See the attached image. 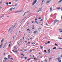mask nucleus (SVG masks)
I'll return each mask as SVG.
<instances>
[{
	"instance_id": "obj_31",
	"label": "nucleus",
	"mask_w": 62,
	"mask_h": 62,
	"mask_svg": "<svg viewBox=\"0 0 62 62\" xmlns=\"http://www.w3.org/2000/svg\"><path fill=\"white\" fill-rule=\"evenodd\" d=\"M59 61H58L59 62H61V60H59Z\"/></svg>"
},
{
	"instance_id": "obj_62",
	"label": "nucleus",
	"mask_w": 62,
	"mask_h": 62,
	"mask_svg": "<svg viewBox=\"0 0 62 62\" xmlns=\"http://www.w3.org/2000/svg\"><path fill=\"white\" fill-rule=\"evenodd\" d=\"M10 43H11V42L10 41L9 42V44Z\"/></svg>"
},
{
	"instance_id": "obj_41",
	"label": "nucleus",
	"mask_w": 62,
	"mask_h": 62,
	"mask_svg": "<svg viewBox=\"0 0 62 62\" xmlns=\"http://www.w3.org/2000/svg\"><path fill=\"white\" fill-rule=\"evenodd\" d=\"M24 20V19H23L21 21V22H23V21Z\"/></svg>"
},
{
	"instance_id": "obj_24",
	"label": "nucleus",
	"mask_w": 62,
	"mask_h": 62,
	"mask_svg": "<svg viewBox=\"0 0 62 62\" xmlns=\"http://www.w3.org/2000/svg\"><path fill=\"white\" fill-rule=\"evenodd\" d=\"M53 50H54L55 49H56V47H54L53 48Z\"/></svg>"
},
{
	"instance_id": "obj_38",
	"label": "nucleus",
	"mask_w": 62,
	"mask_h": 62,
	"mask_svg": "<svg viewBox=\"0 0 62 62\" xmlns=\"http://www.w3.org/2000/svg\"><path fill=\"white\" fill-rule=\"evenodd\" d=\"M2 1H1L0 2V4H2Z\"/></svg>"
},
{
	"instance_id": "obj_36",
	"label": "nucleus",
	"mask_w": 62,
	"mask_h": 62,
	"mask_svg": "<svg viewBox=\"0 0 62 62\" xmlns=\"http://www.w3.org/2000/svg\"><path fill=\"white\" fill-rule=\"evenodd\" d=\"M55 45H56V46H58V45H57V44H56V43H55Z\"/></svg>"
},
{
	"instance_id": "obj_40",
	"label": "nucleus",
	"mask_w": 62,
	"mask_h": 62,
	"mask_svg": "<svg viewBox=\"0 0 62 62\" xmlns=\"http://www.w3.org/2000/svg\"><path fill=\"white\" fill-rule=\"evenodd\" d=\"M51 58H49V61H50L51 60Z\"/></svg>"
},
{
	"instance_id": "obj_50",
	"label": "nucleus",
	"mask_w": 62,
	"mask_h": 62,
	"mask_svg": "<svg viewBox=\"0 0 62 62\" xmlns=\"http://www.w3.org/2000/svg\"><path fill=\"white\" fill-rule=\"evenodd\" d=\"M18 0H15V2H17V1H18Z\"/></svg>"
},
{
	"instance_id": "obj_42",
	"label": "nucleus",
	"mask_w": 62,
	"mask_h": 62,
	"mask_svg": "<svg viewBox=\"0 0 62 62\" xmlns=\"http://www.w3.org/2000/svg\"><path fill=\"white\" fill-rule=\"evenodd\" d=\"M6 5H8V3H6Z\"/></svg>"
},
{
	"instance_id": "obj_57",
	"label": "nucleus",
	"mask_w": 62,
	"mask_h": 62,
	"mask_svg": "<svg viewBox=\"0 0 62 62\" xmlns=\"http://www.w3.org/2000/svg\"><path fill=\"white\" fill-rule=\"evenodd\" d=\"M30 42H29L27 44H30Z\"/></svg>"
},
{
	"instance_id": "obj_51",
	"label": "nucleus",
	"mask_w": 62,
	"mask_h": 62,
	"mask_svg": "<svg viewBox=\"0 0 62 62\" xmlns=\"http://www.w3.org/2000/svg\"><path fill=\"white\" fill-rule=\"evenodd\" d=\"M41 19V17H40L39 18H38L39 20H40Z\"/></svg>"
},
{
	"instance_id": "obj_33",
	"label": "nucleus",
	"mask_w": 62,
	"mask_h": 62,
	"mask_svg": "<svg viewBox=\"0 0 62 62\" xmlns=\"http://www.w3.org/2000/svg\"><path fill=\"white\" fill-rule=\"evenodd\" d=\"M59 30H60V31H62V29H60Z\"/></svg>"
},
{
	"instance_id": "obj_32",
	"label": "nucleus",
	"mask_w": 62,
	"mask_h": 62,
	"mask_svg": "<svg viewBox=\"0 0 62 62\" xmlns=\"http://www.w3.org/2000/svg\"><path fill=\"white\" fill-rule=\"evenodd\" d=\"M10 58V59H11V60H13V59L12 58Z\"/></svg>"
},
{
	"instance_id": "obj_2",
	"label": "nucleus",
	"mask_w": 62,
	"mask_h": 62,
	"mask_svg": "<svg viewBox=\"0 0 62 62\" xmlns=\"http://www.w3.org/2000/svg\"><path fill=\"white\" fill-rule=\"evenodd\" d=\"M59 21V20L56 19L55 20H54V23H56L57 22H58Z\"/></svg>"
},
{
	"instance_id": "obj_61",
	"label": "nucleus",
	"mask_w": 62,
	"mask_h": 62,
	"mask_svg": "<svg viewBox=\"0 0 62 62\" xmlns=\"http://www.w3.org/2000/svg\"><path fill=\"white\" fill-rule=\"evenodd\" d=\"M46 25H47V26H48V24H47V23H46Z\"/></svg>"
},
{
	"instance_id": "obj_18",
	"label": "nucleus",
	"mask_w": 62,
	"mask_h": 62,
	"mask_svg": "<svg viewBox=\"0 0 62 62\" xmlns=\"http://www.w3.org/2000/svg\"><path fill=\"white\" fill-rule=\"evenodd\" d=\"M13 8H11L10 9V11H12V9Z\"/></svg>"
},
{
	"instance_id": "obj_22",
	"label": "nucleus",
	"mask_w": 62,
	"mask_h": 62,
	"mask_svg": "<svg viewBox=\"0 0 62 62\" xmlns=\"http://www.w3.org/2000/svg\"><path fill=\"white\" fill-rule=\"evenodd\" d=\"M13 25H12L11 26V27H10V28H12V27H13Z\"/></svg>"
},
{
	"instance_id": "obj_63",
	"label": "nucleus",
	"mask_w": 62,
	"mask_h": 62,
	"mask_svg": "<svg viewBox=\"0 0 62 62\" xmlns=\"http://www.w3.org/2000/svg\"><path fill=\"white\" fill-rule=\"evenodd\" d=\"M29 29H27V31H29Z\"/></svg>"
},
{
	"instance_id": "obj_20",
	"label": "nucleus",
	"mask_w": 62,
	"mask_h": 62,
	"mask_svg": "<svg viewBox=\"0 0 62 62\" xmlns=\"http://www.w3.org/2000/svg\"><path fill=\"white\" fill-rule=\"evenodd\" d=\"M35 22L36 23H37V24H39V23L37 22V21H35Z\"/></svg>"
},
{
	"instance_id": "obj_56",
	"label": "nucleus",
	"mask_w": 62,
	"mask_h": 62,
	"mask_svg": "<svg viewBox=\"0 0 62 62\" xmlns=\"http://www.w3.org/2000/svg\"><path fill=\"white\" fill-rule=\"evenodd\" d=\"M42 57H43V56H40V58H42Z\"/></svg>"
},
{
	"instance_id": "obj_15",
	"label": "nucleus",
	"mask_w": 62,
	"mask_h": 62,
	"mask_svg": "<svg viewBox=\"0 0 62 62\" xmlns=\"http://www.w3.org/2000/svg\"><path fill=\"white\" fill-rule=\"evenodd\" d=\"M40 49H43V46H40Z\"/></svg>"
},
{
	"instance_id": "obj_23",
	"label": "nucleus",
	"mask_w": 62,
	"mask_h": 62,
	"mask_svg": "<svg viewBox=\"0 0 62 62\" xmlns=\"http://www.w3.org/2000/svg\"><path fill=\"white\" fill-rule=\"evenodd\" d=\"M18 5L17 4H16L15 5V7H17Z\"/></svg>"
},
{
	"instance_id": "obj_55",
	"label": "nucleus",
	"mask_w": 62,
	"mask_h": 62,
	"mask_svg": "<svg viewBox=\"0 0 62 62\" xmlns=\"http://www.w3.org/2000/svg\"><path fill=\"white\" fill-rule=\"evenodd\" d=\"M47 43H50V41H48L47 42Z\"/></svg>"
},
{
	"instance_id": "obj_13",
	"label": "nucleus",
	"mask_w": 62,
	"mask_h": 62,
	"mask_svg": "<svg viewBox=\"0 0 62 62\" xmlns=\"http://www.w3.org/2000/svg\"><path fill=\"white\" fill-rule=\"evenodd\" d=\"M13 29H14V28H13L12 29V30H11V31H10V33H11V32H12L13 30Z\"/></svg>"
},
{
	"instance_id": "obj_4",
	"label": "nucleus",
	"mask_w": 62,
	"mask_h": 62,
	"mask_svg": "<svg viewBox=\"0 0 62 62\" xmlns=\"http://www.w3.org/2000/svg\"><path fill=\"white\" fill-rule=\"evenodd\" d=\"M51 0L47 1V2H46V4H48V3H50V2H51Z\"/></svg>"
},
{
	"instance_id": "obj_29",
	"label": "nucleus",
	"mask_w": 62,
	"mask_h": 62,
	"mask_svg": "<svg viewBox=\"0 0 62 62\" xmlns=\"http://www.w3.org/2000/svg\"><path fill=\"white\" fill-rule=\"evenodd\" d=\"M32 44H33V45H34V44H35V43H32Z\"/></svg>"
},
{
	"instance_id": "obj_59",
	"label": "nucleus",
	"mask_w": 62,
	"mask_h": 62,
	"mask_svg": "<svg viewBox=\"0 0 62 62\" xmlns=\"http://www.w3.org/2000/svg\"><path fill=\"white\" fill-rule=\"evenodd\" d=\"M59 32L60 33H61V32H62V31H60Z\"/></svg>"
},
{
	"instance_id": "obj_6",
	"label": "nucleus",
	"mask_w": 62,
	"mask_h": 62,
	"mask_svg": "<svg viewBox=\"0 0 62 62\" xmlns=\"http://www.w3.org/2000/svg\"><path fill=\"white\" fill-rule=\"evenodd\" d=\"M37 31H35L33 32V33L34 34H36V33H37Z\"/></svg>"
},
{
	"instance_id": "obj_37",
	"label": "nucleus",
	"mask_w": 62,
	"mask_h": 62,
	"mask_svg": "<svg viewBox=\"0 0 62 62\" xmlns=\"http://www.w3.org/2000/svg\"><path fill=\"white\" fill-rule=\"evenodd\" d=\"M59 39H62V38H59Z\"/></svg>"
},
{
	"instance_id": "obj_46",
	"label": "nucleus",
	"mask_w": 62,
	"mask_h": 62,
	"mask_svg": "<svg viewBox=\"0 0 62 62\" xmlns=\"http://www.w3.org/2000/svg\"><path fill=\"white\" fill-rule=\"evenodd\" d=\"M16 53H18V52H17V51H15V52Z\"/></svg>"
},
{
	"instance_id": "obj_44",
	"label": "nucleus",
	"mask_w": 62,
	"mask_h": 62,
	"mask_svg": "<svg viewBox=\"0 0 62 62\" xmlns=\"http://www.w3.org/2000/svg\"><path fill=\"white\" fill-rule=\"evenodd\" d=\"M44 51L45 53H46V50H44Z\"/></svg>"
},
{
	"instance_id": "obj_60",
	"label": "nucleus",
	"mask_w": 62,
	"mask_h": 62,
	"mask_svg": "<svg viewBox=\"0 0 62 62\" xmlns=\"http://www.w3.org/2000/svg\"><path fill=\"white\" fill-rule=\"evenodd\" d=\"M23 39H24V37H23Z\"/></svg>"
},
{
	"instance_id": "obj_48",
	"label": "nucleus",
	"mask_w": 62,
	"mask_h": 62,
	"mask_svg": "<svg viewBox=\"0 0 62 62\" xmlns=\"http://www.w3.org/2000/svg\"><path fill=\"white\" fill-rule=\"evenodd\" d=\"M43 20L42 19H41V20H40V21H41V22Z\"/></svg>"
},
{
	"instance_id": "obj_17",
	"label": "nucleus",
	"mask_w": 62,
	"mask_h": 62,
	"mask_svg": "<svg viewBox=\"0 0 62 62\" xmlns=\"http://www.w3.org/2000/svg\"><path fill=\"white\" fill-rule=\"evenodd\" d=\"M22 11H23V10H20V11H17V12H22Z\"/></svg>"
},
{
	"instance_id": "obj_9",
	"label": "nucleus",
	"mask_w": 62,
	"mask_h": 62,
	"mask_svg": "<svg viewBox=\"0 0 62 62\" xmlns=\"http://www.w3.org/2000/svg\"><path fill=\"white\" fill-rule=\"evenodd\" d=\"M53 10V8L52 7H51L50 8V11H52Z\"/></svg>"
},
{
	"instance_id": "obj_16",
	"label": "nucleus",
	"mask_w": 62,
	"mask_h": 62,
	"mask_svg": "<svg viewBox=\"0 0 62 62\" xmlns=\"http://www.w3.org/2000/svg\"><path fill=\"white\" fill-rule=\"evenodd\" d=\"M34 59L35 61H37V58L36 57L35 58H34Z\"/></svg>"
},
{
	"instance_id": "obj_8",
	"label": "nucleus",
	"mask_w": 62,
	"mask_h": 62,
	"mask_svg": "<svg viewBox=\"0 0 62 62\" xmlns=\"http://www.w3.org/2000/svg\"><path fill=\"white\" fill-rule=\"evenodd\" d=\"M57 59H58V60H60L61 59V58H60V57H58V58H57Z\"/></svg>"
},
{
	"instance_id": "obj_1",
	"label": "nucleus",
	"mask_w": 62,
	"mask_h": 62,
	"mask_svg": "<svg viewBox=\"0 0 62 62\" xmlns=\"http://www.w3.org/2000/svg\"><path fill=\"white\" fill-rule=\"evenodd\" d=\"M37 0H35L32 3V6H33L36 3V2H37Z\"/></svg>"
},
{
	"instance_id": "obj_49",
	"label": "nucleus",
	"mask_w": 62,
	"mask_h": 62,
	"mask_svg": "<svg viewBox=\"0 0 62 62\" xmlns=\"http://www.w3.org/2000/svg\"><path fill=\"white\" fill-rule=\"evenodd\" d=\"M45 0H43L42 1V3H43V2Z\"/></svg>"
},
{
	"instance_id": "obj_19",
	"label": "nucleus",
	"mask_w": 62,
	"mask_h": 62,
	"mask_svg": "<svg viewBox=\"0 0 62 62\" xmlns=\"http://www.w3.org/2000/svg\"><path fill=\"white\" fill-rule=\"evenodd\" d=\"M61 9V8H57V9Z\"/></svg>"
},
{
	"instance_id": "obj_35",
	"label": "nucleus",
	"mask_w": 62,
	"mask_h": 62,
	"mask_svg": "<svg viewBox=\"0 0 62 62\" xmlns=\"http://www.w3.org/2000/svg\"><path fill=\"white\" fill-rule=\"evenodd\" d=\"M31 59V58H29V59L28 60V61H29V60H30Z\"/></svg>"
},
{
	"instance_id": "obj_27",
	"label": "nucleus",
	"mask_w": 62,
	"mask_h": 62,
	"mask_svg": "<svg viewBox=\"0 0 62 62\" xmlns=\"http://www.w3.org/2000/svg\"><path fill=\"white\" fill-rule=\"evenodd\" d=\"M16 26V25H14V26H13V28H14V27H15V26Z\"/></svg>"
},
{
	"instance_id": "obj_54",
	"label": "nucleus",
	"mask_w": 62,
	"mask_h": 62,
	"mask_svg": "<svg viewBox=\"0 0 62 62\" xmlns=\"http://www.w3.org/2000/svg\"><path fill=\"white\" fill-rule=\"evenodd\" d=\"M14 48L15 49H16V48H17V47L15 46H14Z\"/></svg>"
},
{
	"instance_id": "obj_45",
	"label": "nucleus",
	"mask_w": 62,
	"mask_h": 62,
	"mask_svg": "<svg viewBox=\"0 0 62 62\" xmlns=\"http://www.w3.org/2000/svg\"><path fill=\"white\" fill-rule=\"evenodd\" d=\"M35 21H37V18H35Z\"/></svg>"
},
{
	"instance_id": "obj_10",
	"label": "nucleus",
	"mask_w": 62,
	"mask_h": 62,
	"mask_svg": "<svg viewBox=\"0 0 62 62\" xmlns=\"http://www.w3.org/2000/svg\"><path fill=\"white\" fill-rule=\"evenodd\" d=\"M48 53H50V52H51V49H48Z\"/></svg>"
},
{
	"instance_id": "obj_43",
	"label": "nucleus",
	"mask_w": 62,
	"mask_h": 62,
	"mask_svg": "<svg viewBox=\"0 0 62 62\" xmlns=\"http://www.w3.org/2000/svg\"><path fill=\"white\" fill-rule=\"evenodd\" d=\"M15 38V37H14H14H13V39H14Z\"/></svg>"
},
{
	"instance_id": "obj_58",
	"label": "nucleus",
	"mask_w": 62,
	"mask_h": 62,
	"mask_svg": "<svg viewBox=\"0 0 62 62\" xmlns=\"http://www.w3.org/2000/svg\"><path fill=\"white\" fill-rule=\"evenodd\" d=\"M27 57H24V58L25 59H27Z\"/></svg>"
},
{
	"instance_id": "obj_25",
	"label": "nucleus",
	"mask_w": 62,
	"mask_h": 62,
	"mask_svg": "<svg viewBox=\"0 0 62 62\" xmlns=\"http://www.w3.org/2000/svg\"><path fill=\"white\" fill-rule=\"evenodd\" d=\"M61 1H62V0H60L59 2L58 3H60Z\"/></svg>"
},
{
	"instance_id": "obj_34",
	"label": "nucleus",
	"mask_w": 62,
	"mask_h": 62,
	"mask_svg": "<svg viewBox=\"0 0 62 62\" xmlns=\"http://www.w3.org/2000/svg\"><path fill=\"white\" fill-rule=\"evenodd\" d=\"M45 61L46 62H47V60L46 59H45Z\"/></svg>"
},
{
	"instance_id": "obj_3",
	"label": "nucleus",
	"mask_w": 62,
	"mask_h": 62,
	"mask_svg": "<svg viewBox=\"0 0 62 62\" xmlns=\"http://www.w3.org/2000/svg\"><path fill=\"white\" fill-rule=\"evenodd\" d=\"M39 10L37 12H39V11H42V9H41V8H40L39 9Z\"/></svg>"
},
{
	"instance_id": "obj_11",
	"label": "nucleus",
	"mask_w": 62,
	"mask_h": 62,
	"mask_svg": "<svg viewBox=\"0 0 62 62\" xmlns=\"http://www.w3.org/2000/svg\"><path fill=\"white\" fill-rule=\"evenodd\" d=\"M3 41H4V38H3L2 39V40H1V43H2V42H3Z\"/></svg>"
},
{
	"instance_id": "obj_12",
	"label": "nucleus",
	"mask_w": 62,
	"mask_h": 62,
	"mask_svg": "<svg viewBox=\"0 0 62 62\" xmlns=\"http://www.w3.org/2000/svg\"><path fill=\"white\" fill-rule=\"evenodd\" d=\"M4 59H5V60H8V59H7V58L6 57H5L4 58Z\"/></svg>"
},
{
	"instance_id": "obj_53",
	"label": "nucleus",
	"mask_w": 62,
	"mask_h": 62,
	"mask_svg": "<svg viewBox=\"0 0 62 62\" xmlns=\"http://www.w3.org/2000/svg\"><path fill=\"white\" fill-rule=\"evenodd\" d=\"M5 47H6V46H5L4 45V46L3 47V48H5Z\"/></svg>"
},
{
	"instance_id": "obj_7",
	"label": "nucleus",
	"mask_w": 62,
	"mask_h": 62,
	"mask_svg": "<svg viewBox=\"0 0 62 62\" xmlns=\"http://www.w3.org/2000/svg\"><path fill=\"white\" fill-rule=\"evenodd\" d=\"M3 43H1L0 45V48H1L2 46H3Z\"/></svg>"
},
{
	"instance_id": "obj_64",
	"label": "nucleus",
	"mask_w": 62,
	"mask_h": 62,
	"mask_svg": "<svg viewBox=\"0 0 62 62\" xmlns=\"http://www.w3.org/2000/svg\"><path fill=\"white\" fill-rule=\"evenodd\" d=\"M15 34V35H16V36H17V33H16Z\"/></svg>"
},
{
	"instance_id": "obj_30",
	"label": "nucleus",
	"mask_w": 62,
	"mask_h": 62,
	"mask_svg": "<svg viewBox=\"0 0 62 62\" xmlns=\"http://www.w3.org/2000/svg\"><path fill=\"white\" fill-rule=\"evenodd\" d=\"M59 49H61V50H62V48L61 47H59Z\"/></svg>"
},
{
	"instance_id": "obj_14",
	"label": "nucleus",
	"mask_w": 62,
	"mask_h": 62,
	"mask_svg": "<svg viewBox=\"0 0 62 62\" xmlns=\"http://www.w3.org/2000/svg\"><path fill=\"white\" fill-rule=\"evenodd\" d=\"M8 59H9L10 58V55H8Z\"/></svg>"
},
{
	"instance_id": "obj_39",
	"label": "nucleus",
	"mask_w": 62,
	"mask_h": 62,
	"mask_svg": "<svg viewBox=\"0 0 62 62\" xmlns=\"http://www.w3.org/2000/svg\"><path fill=\"white\" fill-rule=\"evenodd\" d=\"M11 4V2H10L9 3V4Z\"/></svg>"
},
{
	"instance_id": "obj_47",
	"label": "nucleus",
	"mask_w": 62,
	"mask_h": 62,
	"mask_svg": "<svg viewBox=\"0 0 62 62\" xmlns=\"http://www.w3.org/2000/svg\"><path fill=\"white\" fill-rule=\"evenodd\" d=\"M10 46V44H9L8 45V47H9Z\"/></svg>"
},
{
	"instance_id": "obj_28",
	"label": "nucleus",
	"mask_w": 62,
	"mask_h": 62,
	"mask_svg": "<svg viewBox=\"0 0 62 62\" xmlns=\"http://www.w3.org/2000/svg\"><path fill=\"white\" fill-rule=\"evenodd\" d=\"M5 61H6V60H3V62H4Z\"/></svg>"
},
{
	"instance_id": "obj_21",
	"label": "nucleus",
	"mask_w": 62,
	"mask_h": 62,
	"mask_svg": "<svg viewBox=\"0 0 62 62\" xmlns=\"http://www.w3.org/2000/svg\"><path fill=\"white\" fill-rule=\"evenodd\" d=\"M4 17V16H2L0 17V18H3V17Z\"/></svg>"
},
{
	"instance_id": "obj_52",
	"label": "nucleus",
	"mask_w": 62,
	"mask_h": 62,
	"mask_svg": "<svg viewBox=\"0 0 62 62\" xmlns=\"http://www.w3.org/2000/svg\"><path fill=\"white\" fill-rule=\"evenodd\" d=\"M11 28L10 27L9 28V30H11Z\"/></svg>"
},
{
	"instance_id": "obj_26",
	"label": "nucleus",
	"mask_w": 62,
	"mask_h": 62,
	"mask_svg": "<svg viewBox=\"0 0 62 62\" xmlns=\"http://www.w3.org/2000/svg\"><path fill=\"white\" fill-rule=\"evenodd\" d=\"M7 42H6L5 44V46H6V45H7Z\"/></svg>"
},
{
	"instance_id": "obj_5",
	"label": "nucleus",
	"mask_w": 62,
	"mask_h": 62,
	"mask_svg": "<svg viewBox=\"0 0 62 62\" xmlns=\"http://www.w3.org/2000/svg\"><path fill=\"white\" fill-rule=\"evenodd\" d=\"M30 12L29 11H28L27 12H25L23 15V16H24V15H25V13H28V12Z\"/></svg>"
}]
</instances>
